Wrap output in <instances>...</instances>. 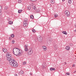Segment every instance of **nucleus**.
I'll return each mask as SVG.
<instances>
[{
	"label": "nucleus",
	"instance_id": "f257e3e1",
	"mask_svg": "<svg viewBox=\"0 0 76 76\" xmlns=\"http://www.w3.org/2000/svg\"><path fill=\"white\" fill-rule=\"evenodd\" d=\"M10 64L11 66L14 67H17L18 66V64L14 59L13 60L10 61Z\"/></svg>",
	"mask_w": 76,
	"mask_h": 76
},
{
	"label": "nucleus",
	"instance_id": "f03ea898",
	"mask_svg": "<svg viewBox=\"0 0 76 76\" xmlns=\"http://www.w3.org/2000/svg\"><path fill=\"white\" fill-rule=\"evenodd\" d=\"M13 53L14 55L17 56V55H19V48H16L13 49Z\"/></svg>",
	"mask_w": 76,
	"mask_h": 76
},
{
	"label": "nucleus",
	"instance_id": "7ed1b4c3",
	"mask_svg": "<svg viewBox=\"0 0 76 76\" xmlns=\"http://www.w3.org/2000/svg\"><path fill=\"white\" fill-rule=\"evenodd\" d=\"M28 19L27 18H25L24 19V21H23V26L24 27H26V26H28Z\"/></svg>",
	"mask_w": 76,
	"mask_h": 76
},
{
	"label": "nucleus",
	"instance_id": "20e7f679",
	"mask_svg": "<svg viewBox=\"0 0 76 76\" xmlns=\"http://www.w3.org/2000/svg\"><path fill=\"white\" fill-rule=\"evenodd\" d=\"M32 50L31 48H29L28 50V55H31L32 54Z\"/></svg>",
	"mask_w": 76,
	"mask_h": 76
},
{
	"label": "nucleus",
	"instance_id": "39448f33",
	"mask_svg": "<svg viewBox=\"0 0 76 76\" xmlns=\"http://www.w3.org/2000/svg\"><path fill=\"white\" fill-rule=\"evenodd\" d=\"M37 39L39 42H42V37H40V36L37 37Z\"/></svg>",
	"mask_w": 76,
	"mask_h": 76
},
{
	"label": "nucleus",
	"instance_id": "423d86ee",
	"mask_svg": "<svg viewBox=\"0 0 76 76\" xmlns=\"http://www.w3.org/2000/svg\"><path fill=\"white\" fill-rule=\"evenodd\" d=\"M14 59H13V58H10V57H7V60L8 61H9V63H10V61H11V60H12Z\"/></svg>",
	"mask_w": 76,
	"mask_h": 76
},
{
	"label": "nucleus",
	"instance_id": "0eeeda50",
	"mask_svg": "<svg viewBox=\"0 0 76 76\" xmlns=\"http://www.w3.org/2000/svg\"><path fill=\"white\" fill-rule=\"evenodd\" d=\"M18 52H19L18 53L19 55V54L20 55H22V53H23V51H22L21 50H19V49H18Z\"/></svg>",
	"mask_w": 76,
	"mask_h": 76
},
{
	"label": "nucleus",
	"instance_id": "6e6552de",
	"mask_svg": "<svg viewBox=\"0 0 76 76\" xmlns=\"http://www.w3.org/2000/svg\"><path fill=\"white\" fill-rule=\"evenodd\" d=\"M25 48L24 49V50L25 51H27L28 49V45H25Z\"/></svg>",
	"mask_w": 76,
	"mask_h": 76
},
{
	"label": "nucleus",
	"instance_id": "1a4fd4ad",
	"mask_svg": "<svg viewBox=\"0 0 76 76\" xmlns=\"http://www.w3.org/2000/svg\"><path fill=\"white\" fill-rule=\"evenodd\" d=\"M2 51H3V52H4V53H7V50L5 48H3L2 49Z\"/></svg>",
	"mask_w": 76,
	"mask_h": 76
},
{
	"label": "nucleus",
	"instance_id": "9d476101",
	"mask_svg": "<svg viewBox=\"0 0 76 76\" xmlns=\"http://www.w3.org/2000/svg\"><path fill=\"white\" fill-rule=\"evenodd\" d=\"M70 48L69 46H66L65 48V49L66 50H68V51H69V50H70Z\"/></svg>",
	"mask_w": 76,
	"mask_h": 76
},
{
	"label": "nucleus",
	"instance_id": "9b49d317",
	"mask_svg": "<svg viewBox=\"0 0 76 76\" xmlns=\"http://www.w3.org/2000/svg\"><path fill=\"white\" fill-rule=\"evenodd\" d=\"M66 14L67 17H69L70 15V12H69V11H67V12H66Z\"/></svg>",
	"mask_w": 76,
	"mask_h": 76
},
{
	"label": "nucleus",
	"instance_id": "f8f14e48",
	"mask_svg": "<svg viewBox=\"0 0 76 76\" xmlns=\"http://www.w3.org/2000/svg\"><path fill=\"white\" fill-rule=\"evenodd\" d=\"M42 48L44 49V51H46L47 50V49H46V48H47V47L45 46H42Z\"/></svg>",
	"mask_w": 76,
	"mask_h": 76
},
{
	"label": "nucleus",
	"instance_id": "ddd939ff",
	"mask_svg": "<svg viewBox=\"0 0 76 76\" xmlns=\"http://www.w3.org/2000/svg\"><path fill=\"white\" fill-rule=\"evenodd\" d=\"M46 67V65L45 64H43L42 65V68L43 69H45Z\"/></svg>",
	"mask_w": 76,
	"mask_h": 76
},
{
	"label": "nucleus",
	"instance_id": "4468645a",
	"mask_svg": "<svg viewBox=\"0 0 76 76\" xmlns=\"http://www.w3.org/2000/svg\"><path fill=\"white\" fill-rule=\"evenodd\" d=\"M50 70H51V71H52L53 70H56V69L51 67L50 68Z\"/></svg>",
	"mask_w": 76,
	"mask_h": 76
},
{
	"label": "nucleus",
	"instance_id": "2eb2a0df",
	"mask_svg": "<svg viewBox=\"0 0 76 76\" xmlns=\"http://www.w3.org/2000/svg\"><path fill=\"white\" fill-rule=\"evenodd\" d=\"M9 24H10V25H12L13 24V22L12 21H10L8 22Z\"/></svg>",
	"mask_w": 76,
	"mask_h": 76
},
{
	"label": "nucleus",
	"instance_id": "dca6fc26",
	"mask_svg": "<svg viewBox=\"0 0 76 76\" xmlns=\"http://www.w3.org/2000/svg\"><path fill=\"white\" fill-rule=\"evenodd\" d=\"M20 75H22V74H23V71L22 70H21L20 72Z\"/></svg>",
	"mask_w": 76,
	"mask_h": 76
},
{
	"label": "nucleus",
	"instance_id": "f3484780",
	"mask_svg": "<svg viewBox=\"0 0 76 76\" xmlns=\"http://www.w3.org/2000/svg\"><path fill=\"white\" fill-rule=\"evenodd\" d=\"M51 2L52 4H54L55 3V1H54V0H52L51 1Z\"/></svg>",
	"mask_w": 76,
	"mask_h": 76
},
{
	"label": "nucleus",
	"instance_id": "a211bd4d",
	"mask_svg": "<svg viewBox=\"0 0 76 76\" xmlns=\"http://www.w3.org/2000/svg\"><path fill=\"white\" fill-rule=\"evenodd\" d=\"M30 18L31 19H33L34 18V16L33 15H31L30 16Z\"/></svg>",
	"mask_w": 76,
	"mask_h": 76
},
{
	"label": "nucleus",
	"instance_id": "6ab92c4d",
	"mask_svg": "<svg viewBox=\"0 0 76 76\" xmlns=\"http://www.w3.org/2000/svg\"><path fill=\"white\" fill-rule=\"evenodd\" d=\"M73 0H69L68 1V3L69 4H72V1H73Z\"/></svg>",
	"mask_w": 76,
	"mask_h": 76
},
{
	"label": "nucleus",
	"instance_id": "aec40b11",
	"mask_svg": "<svg viewBox=\"0 0 76 76\" xmlns=\"http://www.w3.org/2000/svg\"><path fill=\"white\" fill-rule=\"evenodd\" d=\"M62 33L64 34H65V35H67V33L65 31H63Z\"/></svg>",
	"mask_w": 76,
	"mask_h": 76
},
{
	"label": "nucleus",
	"instance_id": "412c9836",
	"mask_svg": "<svg viewBox=\"0 0 76 76\" xmlns=\"http://www.w3.org/2000/svg\"><path fill=\"white\" fill-rule=\"evenodd\" d=\"M52 41H53V39H49V42L50 44H51L52 43Z\"/></svg>",
	"mask_w": 76,
	"mask_h": 76
},
{
	"label": "nucleus",
	"instance_id": "4be33fe9",
	"mask_svg": "<svg viewBox=\"0 0 76 76\" xmlns=\"http://www.w3.org/2000/svg\"><path fill=\"white\" fill-rule=\"evenodd\" d=\"M22 12V10H18V13H21V12Z\"/></svg>",
	"mask_w": 76,
	"mask_h": 76
},
{
	"label": "nucleus",
	"instance_id": "5701e85b",
	"mask_svg": "<svg viewBox=\"0 0 76 76\" xmlns=\"http://www.w3.org/2000/svg\"><path fill=\"white\" fill-rule=\"evenodd\" d=\"M11 37L12 38H14L15 37V35L14 34H12L11 35Z\"/></svg>",
	"mask_w": 76,
	"mask_h": 76
},
{
	"label": "nucleus",
	"instance_id": "b1692460",
	"mask_svg": "<svg viewBox=\"0 0 76 76\" xmlns=\"http://www.w3.org/2000/svg\"><path fill=\"white\" fill-rule=\"evenodd\" d=\"M36 13H38V12H40V10L39 9L37 10H36Z\"/></svg>",
	"mask_w": 76,
	"mask_h": 76
},
{
	"label": "nucleus",
	"instance_id": "393cba45",
	"mask_svg": "<svg viewBox=\"0 0 76 76\" xmlns=\"http://www.w3.org/2000/svg\"><path fill=\"white\" fill-rule=\"evenodd\" d=\"M58 14H56L54 16H55V18H56L57 17H58Z\"/></svg>",
	"mask_w": 76,
	"mask_h": 76
},
{
	"label": "nucleus",
	"instance_id": "a878e982",
	"mask_svg": "<svg viewBox=\"0 0 76 76\" xmlns=\"http://www.w3.org/2000/svg\"><path fill=\"white\" fill-rule=\"evenodd\" d=\"M32 7L33 9H34V10H36V9H37L36 7H35V6H33Z\"/></svg>",
	"mask_w": 76,
	"mask_h": 76
},
{
	"label": "nucleus",
	"instance_id": "bb28decb",
	"mask_svg": "<svg viewBox=\"0 0 76 76\" xmlns=\"http://www.w3.org/2000/svg\"><path fill=\"white\" fill-rule=\"evenodd\" d=\"M27 9H28V10H30L31 9V7L30 6L28 7Z\"/></svg>",
	"mask_w": 76,
	"mask_h": 76
},
{
	"label": "nucleus",
	"instance_id": "cd10ccee",
	"mask_svg": "<svg viewBox=\"0 0 76 76\" xmlns=\"http://www.w3.org/2000/svg\"><path fill=\"white\" fill-rule=\"evenodd\" d=\"M32 32H36V30H35V29H33L32 30Z\"/></svg>",
	"mask_w": 76,
	"mask_h": 76
},
{
	"label": "nucleus",
	"instance_id": "c85d7f7f",
	"mask_svg": "<svg viewBox=\"0 0 76 76\" xmlns=\"http://www.w3.org/2000/svg\"><path fill=\"white\" fill-rule=\"evenodd\" d=\"M54 49L56 50H57V49H58V47H57V46L55 47H54Z\"/></svg>",
	"mask_w": 76,
	"mask_h": 76
},
{
	"label": "nucleus",
	"instance_id": "c756f323",
	"mask_svg": "<svg viewBox=\"0 0 76 76\" xmlns=\"http://www.w3.org/2000/svg\"><path fill=\"white\" fill-rule=\"evenodd\" d=\"M1 10H2V7L0 5V12H1Z\"/></svg>",
	"mask_w": 76,
	"mask_h": 76
},
{
	"label": "nucleus",
	"instance_id": "7c9ffc66",
	"mask_svg": "<svg viewBox=\"0 0 76 76\" xmlns=\"http://www.w3.org/2000/svg\"><path fill=\"white\" fill-rule=\"evenodd\" d=\"M21 2H22L21 0H18V3H21Z\"/></svg>",
	"mask_w": 76,
	"mask_h": 76
},
{
	"label": "nucleus",
	"instance_id": "2f4dec72",
	"mask_svg": "<svg viewBox=\"0 0 76 76\" xmlns=\"http://www.w3.org/2000/svg\"><path fill=\"white\" fill-rule=\"evenodd\" d=\"M4 9H5V10H7V9H8V7H5Z\"/></svg>",
	"mask_w": 76,
	"mask_h": 76
},
{
	"label": "nucleus",
	"instance_id": "473e14b6",
	"mask_svg": "<svg viewBox=\"0 0 76 76\" xmlns=\"http://www.w3.org/2000/svg\"><path fill=\"white\" fill-rule=\"evenodd\" d=\"M12 56V55L11 54H9V56H8L9 57H10V58H12L11 56Z\"/></svg>",
	"mask_w": 76,
	"mask_h": 76
},
{
	"label": "nucleus",
	"instance_id": "72a5a7b5",
	"mask_svg": "<svg viewBox=\"0 0 76 76\" xmlns=\"http://www.w3.org/2000/svg\"><path fill=\"white\" fill-rule=\"evenodd\" d=\"M66 75H70V73L68 72L66 73Z\"/></svg>",
	"mask_w": 76,
	"mask_h": 76
},
{
	"label": "nucleus",
	"instance_id": "f704fd0d",
	"mask_svg": "<svg viewBox=\"0 0 76 76\" xmlns=\"http://www.w3.org/2000/svg\"><path fill=\"white\" fill-rule=\"evenodd\" d=\"M12 44H14V43H15V40H12Z\"/></svg>",
	"mask_w": 76,
	"mask_h": 76
},
{
	"label": "nucleus",
	"instance_id": "c9c22d12",
	"mask_svg": "<svg viewBox=\"0 0 76 76\" xmlns=\"http://www.w3.org/2000/svg\"><path fill=\"white\" fill-rule=\"evenodd\" d=\"M69 45L70 46H73V44L72 43H70Z\"/></svg>",
	"mask_w": 76,
	"mask_h": 76
},
{
	"label": "nucleus",
	"instance_id": "e433bc0d",
	"mask_svg": "<svg viewBox=\"0 0 76 76\" xmlns=\"http://www.w3.org/2000/svg\"><path fill=\"white\" fill-rule=\"evenodd\" d=\"M9 54H9L8 53H7V56H9Z\"/></svg>",
	"mask_w": 76,
	"mask_h": 76
},
{
	"label": "nucleus",
	"instance_id": "4c0bfd02",
	"mask_svg": "<svg viewBox=\"0 0 76 76\" xmlns=\"http://www.w3.org/2000/svg\"><path fill=\"white\" fill-rule=\"evenodd\" d=\"M8 20L9 21L10 20V18H8Z\"/></svg>",
	"mask_w": 76,
	"mask_h": 76
},
{
	"label": "nucleus",
	"instance_id": "58836bf2",
	"mask_svg": "<svg viewBox=\"0 0 76 76\" xmlns=\"http://www.w3.org/2000/svg\"><path fill=\"white\" fill-rule=\"evenodd\" d=\"M30 1H35V0H30Z\"/></svg>",
	"mask_w": 76,
	"mask_h": 76
},
{
	"label": "nucleus",
	"instance_id": "ea45409f",
	"mask_svg": "<svg viewBox=\"0 0 76 76\" xmlns=\"http://www.w3.org/2000/svg\"><path fill=\"white\" fill-rule=\"evenodd\" d=\"M15 76H18V75L16 74H15Z\"/></svg>",
	"mask_w": 76,
	"mask_h": 76
},
{
	"label": "nucleus",
	"instance_id": "a19ab883",
	"mask_svg": "<svg viewBox=\"0 0 76 76\" xmlns=\"http://www.w3.org/2000/svg\"><path fill=\"white\" fill-rule=\"evenodd\" d=\"M23 63H24V64H26V62H23Z\"/></svg>",
	"mask_w": 76,
	"mask_h": 76
},
{
	"label": "nucleus",
	"instance_id": "79ce46f5",
	"mask_svg": "<svg viewBox=\"0 0 76 76\" xmlns=\"http://www.w3.org/2000/svg\"><path fill=\"white\" fill-rule=\"evenodd\" d=\"M75 65L74 64H73V65H72V67H75Z\"/></svg>",
	"mask_w": 76,
	"mask_h": 76
},
{
	"label": "nucleus",
	"instance_id": "37998d69",
	"mask_svg": "<svg viewBox=\"0 0 76 76\" xmlns=\"http://www.w3.org/2000/svg\"><path fill=\"white\" fill-rule=\"evenodd\" d=\"M11 37H10L9 38V40H11Z\"/></svg>",
	"mask_w": 76,
	"mask_h": 76
},
{
	"label": "nucleus",
	"instance_id": "c03bdc74",
	"mask_svg": "<svg viewBox=\"0 0 76 76\" xmlns=\"http://www.w3.org/2000/svg\"><path fill=\"white\" fill-rule=\"evenodd\" d=\"M74 32H76V29L74 30Z\"/></svg>",
	"mask_w": 76,
	"mask_h": 76
},
{
	"label": "nucleus",
	"instance_id": "a18cd8bd",
	"mask_svg": "<svg viewBox=\"0 0 76 76\" xmlns=\"http://www.w3.org/2000/svg\"><path fill=\"white\" fill-rule=\"evenodd\" d=\"M1 15V12H0V16Z\"/></svg>",
	"mask_w": 76,
	"mask_h": 76
},
{
	"label": "nucleus",
	"instance_id": "49530a36",
	"mask_svg": "<svg viewBox=\"0 0 76 76\" xmlns=\"http://www.w3.org/2000/svg\"><path fill=\"white\" fill-rule=\"evenodd\" d=\"M64 64H67V63H66V62H64Z\"/></svg>",
	"mask_w": 76,
	"mask_h": 76
},
{
	"label": "nucleus",
	"instance_id": "de8ad7c7",
	"mask_svg": "<svg viewBox=\"0 0 76 76\" xmlns=\"http://www.w3.org/2000/svg\"><path fill=\"white\" fill-rule=\"evenodd\" d=\"M62 1H64V0H62Z\"/></svg>",
	"mask_w": 76,
	"mask_h": 76
},
{
	"label": "nucleus",
	"instance_id": "09e8293b",
	"mask_svg": "<svg viewBox=\"0 0 76 76\" xmlns=\"http://www.w3.org/2000/svg\"><path fill=\"white\" fill-rule=\"evenodd\" d=\"M75 72H76V70L75 71V72H74V73H75Z\"/></svg>",
	"mask_w": 76,
	"mask_h": 76
},
{
	"label": "nucleus",
	"instance_id": "8fccbe9b",
	"mask_svg": "<svg viewBox=\"0 0 76 76\" xmlns=\"http://www.w3.org/2000/svg\"><path fill=\"white\" fill-rule=\"evenodd\" d=\"M66 12H65V13H66Z\"/></svg>",
	"mask_w": 76,
	"mask_h": 76
}]
</instances>
